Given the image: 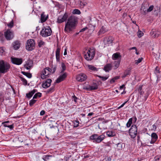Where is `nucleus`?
Listing matches in <instances>:
<instances>
[{
	"label": "nucleus",
	"mask_w": 161,
	"mask_h": 161,
	"mask_svg": "<svg viewBox=\"0 0 161 161\" xmlns=\"http://www.w3.org/2000/svg\"><path fill=\"white\" fill-rule=\"evenodd\" d=\"M77 23V19L74 16L69 17L65 23L64 31L66 33H70L75 29Z\"/></svg>",
	"instance_id": "1"
},
{
	"label": "nucleus",
	"mask_w": 161,
	"mask_h": 161,
	"mask_svg": "<svg viewBox=\"0 0 161 161\" xmlns=\"http://www.w3.org/2000/svg\"><path fill=\"white\" fill-rule=\"evenodd\" d=\"M10 67V64L7 62H5L3 60H0V73L4 74L9 70Z\"/></svg>",
	"instance_id": "2"
},
{
	"label": "nucleus",
	"mask_w": 161,
	"mask_h": 161,
	"mask_svg": "<svg viewBox=\"0 0 161 161\" xmlns=\"http://www.w3.org/2000/svg\"><path fill=\"white\" fill-rule=\"evenodd\" d=\"M105 138V136L103 134L99 135L97 134H95L91 136L90 137L91 140H93V142L96 143H99L101 142Z\"/></svg>",
	"instance_id": "3"
},
{
	"label": "nucleus",
	"mask_w": 161,
	"mask_h": 161,
	"mask_svg": "<svg viewBox=\"0 0 161 161\" xmlns=\"http://www.w3.org/2000/svg\"><path fill=\"white\" fill-rule=\"evenodd\" d=\"M52 32L51 29L49 26L43 27L40 32V35L43 37H46L50 36Z\"/></svg>",
	"instance_id": "4"
},
{
	"label": "nucleus",
	"mask_w": 161,
	"mask_h": 161,
	"mask_svg": "<svg viewBox=\"0 0 161 161\" xmlns=\"http://www.w3.org/2000/svg\"><path fill=\"white\" fill-rule=\"evenodd\" d=\"M95 53V50L90 48L87 51L86 53L84 55V58L87 60H91L93 58Z\"/></svg>",
	"instance_id": "5"
},
{
	"label": "nucleus",
	"mask_w": 161,
	"mask_h": 161,
	"mask_svg": "<svg viewBox=\"0 0 161 161\" xmlns=\"http://www.w3.org/2000/svg\"><path fill=\"white\" fill-rule=\"evenodd\" d=\"M35 42L33 39H29L27 40L26 45V49L28 51H32L35 48Z\"/></svg>",
	"instance_id": "6"
},
{
	"label": "nucleus",
	"mask_w": 161,
	"mask_h": 161,
	"mask_svg": "<svg viewBox=\"0 0 161 161\" xmlns=\"http://www.w3.org/2000/svg\"><path fill=\"white\" fill-rule=\"evenodd\" d=\"M137 128L136 126L133 125L129 130V134L132 138H135L137 135Z\"/></svg>",
	"instance_id": "7"
},
{
	"label": "nucleus",
	"mask_w": 161,
	"mask_h": 161,
	"mask_svg": "<svg viewBox=\"0 0 161 161\" xmlns=\"http://www.w3.org/2000/svg\"><path fill=\"white\" fill-rule=\"evenodd\" d=\"M4 36L6 39L8 40L12 39L14 37L13 32L10 29H8L4 32Z\"/></svg>",
	"instance_id": "8"
},
{
	"label": "nucleus",
	"mask_w": 161,
	"mask_h": 161,
	"mask_svg": "<svg viewBox=\"0 0 161 161\" xmlns=\"http://www.w3.org/2000/svg\"><path fill=\"white\" fill-rule=\"evenodd\" d=\"M68 18V14L65 13L63 16H59L57 22L58 23H61L65 21Z\"/></svg>",
	"instance_id": "9"
},
{
	"label": "nucleus",
	"mask_w": 161,
	"mask_h": 161,
	"mask_svg": "<svg viewBox=\"0 0 161 161\" xmlns=\"http://www.w3.org/2000/svg\"><path fill=\"white\" fill-rule=\"evenodd\" d=\"M11 59L12 63L17 65L21 64L23 62V60L21 58L11 57Z\"/></svg>",
	"instance_id": "10"
},
{
	"label": "nucleus",
	"mask_w": 161,
	"mask_h": 161,
	"mask_svg": "<svg viewBox=\"0 0 161 161\" xmlns=\"http://www.w3.org/2000/svg\"><path fill=\"white\" fill-rule=\"evenodd\" d=\"M87 78V76L84 74H80L77 75L76 80L79 81H82L85 80Z\"/></svg>",
	"instance_id": "11"
},
{
	"label": "nucleus",
	"mask_w": 161,
	"mask_h": 161,
	"mask_svg": "<svg viewBox=\"0 0 161 161\" xmlns=\"http://www.w3.org/2000/svg\"><path fill=\"white\" fill-rule=\"evenodd\" d=\"M67 73H64L63 74L60 75L56 80V82L59 83L67 77Z\"/></svg>",
	"instance_id": "12"
},
{
	"label": "nucleus",
	"mask_w": 161,
	"mask_h": 161,
	"mask_svg": "<svg viewBox=\"0 0 161 161\" xmlns=\"http://www.w3.org/2000/svg\"><path fill=\"white\" fill-rule=\"evenodd\" d=\"M149 4L147 2L143 3L142 5L141 10L142 11H143L144 14H146V10L147 8L148 7Z\"/></svg>",
	"instance_id": "13"
},
{
	"label": "nucleus",
	"mask_w": 161,
	"mask_h": 161,
	"mask_svg": "<svg viewBox=\"0 0 161 161\" xmlns=\"http://www.w3.org/2000/svg\"><path fill=\"white\" fill-rule=\"evenodd\" d=\"M13 48L15 50H17L20 47V43L19 41H16L12 43Z\"/></svg>",
	"instance_id": "14"
},
{
	"label": "nucleus",
	"mask_w": 161,
	"mask_h": 161,
	"mask_svg": "<svg viewBox=\"0 0 161 161\" xmlns=\"http://www.w3.org/2000/svg\"><path fill=\"white\" fill-rule=\"evenodd\" d=\"M152 140L150 142L151 144H153L155 142L158 138V136L155 133H153L151 135Z\"/></svg>",
	"instance_id": "15"
},
{
	"label": "nucleus",
	"mask_w": 161,
	"mask_h": 161,
	"mask_svg": "<svg viewBox=\"0 0 161 161\" xmlns=\"http://www.w3.org/2000/svg\"><path fill=\"white\" fill-rule=\"evenodd\" d=\"M112 66L111 64H106L104 67V70L106 72H108L112 69Z\"/></svg>",
	"instance_id": "16"
},
{
	"label": "nucleus",
	"mask_w": 161,
	"mask_h": 161,
	"mask_svg": "<svg viewBox=\"0 0 161 161\" xmlns=\"http://www.w3.org/2000/svg\"><path fill=\"white\" fill-rule=\"evenodd\" d=\"M60 49L59 47H57L56 52V58L57 62H59L60 60Z\"/></svg>",
	"instance_id": "17"
},
{
	"label": "nucleus",
	"mask_w": 161,
	"mask_h": 161,
	"mask_svg": "<svg viewBox=\"0 0 161 161\" xmlns=\"http://www.w3.org/2000/svg\"><path fill=\"white\" fill-rule=\"evenodd\" d=\"M48 17V15L46 16L44 14V13H42L41 15V22L42 23L45 22L47 20Z\"/></svg>",
	"instance_id": "18"
},
{
	"label": "nucleus",
	"mask_w": 161,
	"mask_h": 161,
	"mask_svg": "<svg viewBox=\"0 0 161 161\" xmlns=\"http://www.w3.org/2000/svg\"><path fill=\"white\" fill-rule=\"evenodd\" d=\"M151 34L153 37L154 38L158 37L160 34V33L158 32H157L156 31H152L150 32Z\"/></svg>",
	"instance_id": "19"
},
{
	"label": "nucleus",
	"mask_w": 161,
	"mask_h": 161,
	"mask_svg": "<svg viewBox=\"0 0 161 161\" xmlns=\"http://www.w3.org/2000/svg\"><path fill=\"white\" fill-rule=\"evenodd\" d=\"M121 58L120 53H116L114 54L113 55L112 58L113 60L119 59V58Z\"/></svg>",
	"instance_id": "20"
},
{
	"label": "nucleus",
	"mask_w": 161,
	"mask_h": 161,
	"mask_svg": "<svg viewBox=\"0 0 161 161\" xmlns=\"http://www.w3.org/2000/svg\"><path fill=\"white\" fill-rule=\"evenodd\" d=\"M106 134L108 137H113L115 135V133L113 131H108L107 132Z\"/></svg>",
	"instance_id": "21"
},
{
	"label": "nucleus",
	"mask_w": 161,
	"mask_h": 161,
	"mask_svg": "<svg viewBox=\"0 0 161 161\" xmlns=\"http://www.w3.org/2000/svg\"><path fill=\"white\" fill-rule=\"evenodd\" d=\"M88 69L90 70L94 71H97V68L92 65H88Z\"/></svg>",
	"instance_id": "22"
},
{
	"label": "nucleus",
	"mask_w": 161,
	"mask_h": 161,
	"mask_svg": "<svg viewBox=\"0 0 161 161\" xmlns=\"http://www.w3.org/2000/svg\"><path fill=\"white\" fill-rule=\"evenodd\" d=\"M98 83H93V85L91 86V87H90L92 90H96L98 88Z\"/></svg>",
	"instance_id": "23"
},
{
	"label": "nucleus",
	"mask_w": 161,
	"mask_h": 161,
	"mask_svg": "<svg viewBox=\"0 0 161 161\" xmlns=\"http://www.w3.org/2000/svg\"><path fill=\"white\" fill-rule=\"evenodd\" d=\"M52 157V156L50 155H44L42 159L45 161H47L50 159V158Z\"/></svg>",
	"instance_id": "24"
},
{
	"label": "nucleus",
	"mask_w": 161,
	"mask_h": 161,
	"mask_svg": "<svg viewBox=\"0 0 161 161\" xmlns=\"http://www.w3.org/2000/svg\"><path fill=\"white\" fill-rule=\"evenodd\" d=\"M106 31V29L103 26L98 32L99 34H102L104 33Z\"/></svg>",
	"instance_id": "25"
},
{
	"label": "nucleus",
	"mask_w": 161,
	"mask_h": 161,
	"mask_svg": "<svg viewBox=\"0 0 161 161\" xmlns=\"http://www.w3.org/2000/svg\"><path fill=\"white\" fill-rule=\"evenodd\" d=\"M33 62L32 61L30 60H28L26 62V64L27 66L31 67V68L32 66Z\"/></svg>",
	"instance_id": "26"
},
{
	"label": "nucleus",
	"mask_w": 161,
	"mask_h": 161,
	"mask_svg": "<svg viewBox=\"0 0 161 161\" xmlns=\"http://www.w3.org/2000/svg\"><path fill=\"white\" fill-rule=\"evenodd\" d=\"M21 73L24 75L26 76L29 78H31L32 77L31 74L30 73L26 72L24 71H22Z\"/></svg>",
	"instance_id": "27"
},
{
	"label": "nucleus",
	"mask_w": 161,
	"mask_h": 161,
	"mask_svg": "<svg viewBox=\"0 0 161 161\" xmlns=\"http://www.w3.org/2000/svg\"><path fill=\"white\" fill-rule=\"evenodd\" d=\"M131 69V68H129L125 71L124 73L126 74V75H130Z\"/></svg>",
	"instance_id": "28"
},
{
	"label": "nucleus",
	"mask_w": 161,
	"mask_h": 161,
	"mask_svg": "<svg viewBox=\"0 0 161 161\" xmlns=\"http://www.w3.org/2000/svg\"><path fill=\"white\" fill-rule=\"evenodd\" d=\"M132 118H130L126 124V126L127 127H129L132 123Z\"/></svg>",
	"instance_id": "29"
},
{
	"label": "nucleus",
	"mask_w": 161,
	"mask_h": 161,
	"mask_svg": "<svg viewBox=\"0 0 161 161\" xmlns=\"http://www.w3.org/2000/svg\"><path fill=\"white\" fill-rule=\"evenodd\" d=\"M45 44V43L42 40H39L38 42V46L40 47H42Z\"/></svg>",
	"instance_id": "30"
},
{
	"label": "nucleus",
	"mask_w": 161,
	"mask_h": 161,
	"mask_svg": "<svg viewBox=\"0 0 161 161\" xmlns=\"http://www.w3.org/2000/svg\"><path fill=\"white\" fill-rule=\"evenodd\" d=\"M86 4L87 3L85 2L81 1H80V3L79 4L81 8H83L84 6H85Z\"/></svg>",
	"instance_id": "31"
},
{
	"label": "nucleus",
	"mask_w": 161,
	"mask_h": 161,
	"mask_svg": "<svg viewBox=\"0 0 161 161\" xmlns=\"http://www.w3.org/2000/svg\"><path fill=\"white\" fill-rule=\"evenodd\" d=\"M54 86H52L50 88L47 90L46 92L47 93H49L53 92L54 91Z\"/></svg>",
	"instance_id": "32"
},
{
	"label": "nucleus",
	"mask_w": 161,
	"mask_h": 161,
	"mask_svg": "<svg viewBox=\"0 0 161 161\" xmlns=\"http://www.w3.org/2000/svg\"><path fill=\"white\" fill-rule=\"evenodd\" d=\"M120 61V60H117L115 61L114 62L115 68V69H117L119 66Z\"/></svg>",
	"instance_id": "33"
},
{
	"label": "nucleus",
	"mask_w": 161,
	"mask_h": 161,
	"mask_svg": "<svg viewBox=\"0 0 161 161\" xmlns=\"http://www.w3.org/2000/svg\"><path fill=\"white\" fill-rule=\"evenodd\" d=\"M41 96L42 94L40 92H38L34 95L33 97V99H36L37 98V97H41Z\"/></svg>",
	"instance_id": "34"
},
{
	"label": "nucleus",
	"mask_w": 161,
	"mask_h": 161,
	"mask_svg": "<svg viewBox=\"0 0 161 161\" xmlns=\"http://www.w3.org/2000/svg\"><path fill=\"white\" fill-rule=\"evenodd\" d=\"M72 13L74 14H80L81 12L79 10L75 9L73 10Z\"/></svg>",
	"instance_id": "35"
},
{
	"label": "nucleus",
	"mask_w": 161,
	"mask_h": 161,
	"mask_svg": "<svg viewBox=\"0 0 161 161\" xmlns=\"http://www.w3.org/2000/svg\"><path fill=\"white\" fill-rule=\"evenodd\" d=\"M142 86H140L138 89V92L141 95H142L143 93V92L142 91Z\"/></svg>",
	"instance_id": "36"
},
{
	"label": "nucleus",
	"mask_w": 161,
	"mask_h": 161,
	"mask_svg": "<svg viewBox=\"0 0 161 161\" xmlns=\"http://www.w3.org/2000/svg\"><path fill=\"white\" fill-rule=\"evenodd\" d=\"M36 100L33 98L30 101L29 105L30 106H32L36 102Z\"/></svg>",
	"instance_id": "37"
},
{
	"label": "nucleus",
	"mask_w": 161,
	"mask_h": 161,
	"mask_svg": "<svg viewBox=\"0 0 161 161\" xmlns=\"http://www.w3.org/2000/svg\"><path fill=\"white\" fill-rule=\"evenodd\" d=\"M61 67L62 69V70L61 71V73H63L64 71H65L66 69V66L65 64L63 63H62L61 64Z\"/></svg>",
	"instance_id": "38"
},
{
	"label": "nucleus",
	"mask_w": 161,
	"mask_h": 161,
	"mask_svg": "<svg viewBox=\"0 0 161 161\" xmlns=\"http://www.w3.org/2000/svg\"><path fill=\"white\" fill-rule=\"evenodd\" d=\"M143 59L142 58H139L137 60H135V64L136 65H137L139 63L141 62Z\"/></svg>",
	"instance_id": "39"
},
{
	"label": "nucleus",
	"mask_w": 161,
	"mask_h": 161,
	"mask_svg": "<svg viewBox=\"0 0 161 161\" xmlns=\"http://www.w3.org/2000/svg\"><path fill=\"white\" fill-rule=\"evenodd\" d=\"M7 26L10 28H12L14 25V22L12 20L10 23L7 24Z\"/></svg>",
	"instance_id": "40"
},
{
	"label": "nucleus",
	"mask_w": 161,
	"mask_h": 161,
	"mask_svg": "<svg viewBox=\"0 0 161 161\" xmlns=\"http://www.w3.org/2000/svg\"><path fill=\"white\" fill-rule=\"evenodd\" d=\"M113 42V38L111 37L108 38L107 40V42L108 44H112Z\"/></svg>",
	"instance_id": "41"
},
{
	"label": "nucleus",
	"mask_w": 161,
	"mask_h": 161,
	"mask_svg": "<svg viewBox=\"0 0 161 161\" xmlns=\"http://www.w3.org/2000/svg\"><path fill=\"white\" fill-rule=\"evenodd\" d=\"M21 80L23 82V85H27V81L25 78H21Z\"/></svg>",
	"instance_id": "42"
},
{
	"label": "nucleus",
	"mask_w": 161,
	"mask_h": 161,
	"mask_svg": "<svg viewBox=\"0 0 161 161\" xmlns=\"http://www.w3.org/2000/svg\"><path fill=\"white\" fill-rule=\"evenodd\" d=\"M143 35V33L140 31H138L137 32V36L139 38L141 37Z\"/></svg>",
	"instance_id": "43"
},
{
	"label": "nucleus",
	"mask_w": 161,
	"mask_h": 161,
	"mask_svg": "<svg viewBox=\"0 0 161 161\" xmlns=\"http://www.w3.org/2000/svg\"><path fill=\"white\" fill-rule=\"evenodd\" d=\"M153 5L150 6L149 8L146 10V13L147 12H149L151 11L153 9Z\"/></svg>",
	"instance_id": "44"
},
{
	"label": "nucleus",
	"mask_w": 161,
	"mask_h": 161,
	"mask_svg": "<svg viewBox=\"0 0 161 161\" xmlns=\"http://www.w3.org/2000/svg\"><path fill=\"white\" fill-rule=\"evenodd\" d=\"M52 82V80L50 79H48L45 82L49 86L51 85V83Z\"/></svg>",
	"instance_id": "45"
},
{
	"label": "nucleus",
	"mask_w": 161,
	"mask_h": 161,
	"mask_svg": "<svg viewBox=\"0 0 161 161\" xmlns=\"http://www.w3.org/2000/svg\"><path fill=\"white\" fill-rule=\"evenodd\" d=\"M42 87L46 88L49 87L50 86L48 85L45 82H44L42 83Z\"/></svg>",
	"instance_id": "46"
},
{
	"label": "nucleus",
	"mask_w": 161,
	"mask_h": 161,
	"mask_svg": "<svg viewBox=\"0 0 161 161\" xmlns=\"http://www.w3.org/2000/svg\"><path fill=\"white\" fill-rule=\"evenodd\" d=\"M97 76L99 78H101L103 81H105V80H107L108 78V77H104L100 75H97Z\"/></svg>",
	"instance_id": "47"
},
{
	"label": "nucleus",
	"mask_w": 161,
	"mask_h": 161,
	"mask_svg": "<svg viewBox=\"0 0 161 161\" xmlns=\"http://www.w3.org/2000/svg\"><path fill=\"white\" fill-rule=\"evenodd\" d=\"M79 122L77 120H75L74 122V124L75 125L74 126L75 127H77L78 126Z\"/></svg>",
	"instance_id": "48"
},
{
	"label": "nucleus",
	"mask_w": 161,
	"mask_h": 161,
	"mask_svg": "<svg viewBox=\"0 0 161 161\" xmlns=\"http://www.w3.org/2000/svg\"><path fill=\"white\" fill-rule=\"evenodd\" d=\"M157 123H155L154 124L152 125V128H151V130L154 131H155L156 129V125Z\"/></svg>",
	"instance_id": "49"
},
{
	"label": "nucleus",
	"mask_w": 161,
	"mask_h": 161,
	"mask_svg": "<svg viewBox=\"0 0 161 161\" xmlns=\"http://www.w3.org/2000/svg\"><path fill=\"white\" fill-rule=\"evenodd\" d=\"M5 127L9 128V129L11 130L13 129L14 128L13 124L10 125H5Z\"/></svg>",
	"instance_id": "50"
},
{
	"label": "nucleus",
	"mask_w": 161,
	"mask_h": 161,
	"mask_svg": "<svg viewBox=\"0 0 161 161\" xmlns=\"http://www.w3.org/2000/svg\"><path fill=\"white\" fill-rule=\"evenodd\" d=\"M117 147H118V149H122V146L121 143H118L117 144Z\"/></svg>",
	"instance_id": "51"
},
{
	"label": "nucleus",
	"mask_w": 161,
	"mask_h": 161,
	"mask_svg": "<svg viewBox=\"0 0 161 161\" xmlns=\"http://www.w3.org/2000/svg\"><path fill=\"white\" fill-rule=\"evenodd\" d=\"M46 68L45 69L42 71V73L44 74V75H46L47 76V75H48L49 74V73H48V72H47V71H46Z\"/></svg>",
	"instance_id": "52"
},
{
	"label": "nucleus",
	"mask_w": 161,
	"mask_h": 161,
	"mask_svg": "<svg viewBox=\"0 0 161 161\" xmlns=\"http://www.w3.org/2000/svg\"><path fill=\"white\" fill-rule=\"evenodd\" d=\"M26 96L27 98H30L32 96V95L31 94L30 92H29L28 93H27L26 94Z\"/></svg>",
	"instance_id": "53"
},
{
	"label": "nucleus",
	"mask_w": 161,
	"mask_h": 161,
	"mask_svg": "<svg viewBox=\"0 0 161 161\" xmlns=\"http://www.w3.org/2000/svg\"><path fill=\"white\" fill-rule=\"evenodd\" d=\"M4 52V50L3 48V47H1L0 48V55H2L3 53Z\"/></svg>",
	"instance_id": "54"
},
{
	"label": "nucleus",
	"mask_w": 161,
	"mask_h": 161,
	"mask_svg": "<svg viewBox=\"0 0 161 161\" xmlns=\"http://www.w3.org/2000/svg\"><path fill=\"white\" fill-rule=\"evenodd\" d=\"M37 91V90L36 89H33L32 91L30 92L31 94L33 96V95Z\"/></svg>",
	"instance_id": "55"
},
{
	"label": "nucleus",
	"mask_w": 161,
	"mask_h": 161,
	"mask_svg": "<svg viewBox=\"0 0 161 161\" xmlns=\"http://www.w3.org/2000/svg\"><path fill=\"white\" fill-rule=\"evenodd\" d=\"M154 159L155 160L154 161H160V158L159 156H155L154 158Z\"/></svg>",
	"instance_id": "56"
},
{
	"label": "nucleus",
	"mask_w": 161,
	"mask_h": 161,
	"mask_svg": "<svg viewBox=\"0 0 161 161\" xmlns=\"http://www.w3.org/2000/svg\"><path fill=\"white\" fill-rule=\"evenodd\" d=\"M57 67L56 66H55L54 67H52V70H53V71L52 72V73H53L55 72L56 69Z\"/></svg>",
	"instance_id": "57"
},
{
	"label": "nucleus",
	"mask_w": 161,
	"mask_h": 161,
	"mask_svg": "<svg viewBox=\"0 0 161 161\" xmlns=\"http://www.w3.org/2000/svg\"><path fill=\"white\" fill-rule=\"evenodd\" d=\"M9 122V121H6L2 123V125H3L5 127V125H8L7 124Z\"/></svg>",
	"instance_id": "58"
},
{
	"label": "nucleus",
	"mask_w": 161,
	"mask_h": 161,
	"mask_svg": "<svg viewBox=\"0 0 161 161\" xmlns=\"http://www.w3.org/2000/svg\"><path fill=\"white\" fill-rule=\"evenodd\" d=\"M46 70H47L48 71V72L49 73H50L52 72V69L49 68H46Z\"/></svg>",
	"instance_id": "59"
},
{
	"label": "nucleus",
	"mask_w": 161,
	"mask_h": 161,
	"mask_svg": "<svg viewBox=\"0 0 161 161\" xmlns=\"http://www.w3.org/2000/svg\"><path fill=\"white\" fill-rule=\"evenodd\" d=\"M87 29V27H85L82 29H81L80 31V32H83L84 31H85Z\"/></svg>",
	"instance_id": "60"
},
{
	"label": "nucleus",
	"mask_w": 161,
	"mask_h": 161,
	"mask_svg": "<svg viewBox=\"0 0 161 161\" xmlns=\"http://www.w3.org/2000/svg\"><path fill=\"white\" fill-rule=\"evenodd\" d=\"M155 72L156 73H159L160 72L159 68L158 67H156L155 68Z\"/></svg>",
	"instance_id": "61"
},
{
	"label": "nucleus",
	"mask_w": 161,
	"mask_h": 161,
	"mask_svg": "<svg viewBox=\"0 0 161 161\" xmlns=\"http://www.w3.org/2000/svg\"><path fill=\"white\" fill-rule=\"evenodd\" d=\"M44 75V74L42 73L41 74V78L42 79H44V78H45L46 77H45V76H47L46 75Z\"/></svg>",
	"instance_id": "62"
},
{
	"label": "nucleus",
	"mask_w": 161,
	"mask_h": 161,
	"mask_svg": "<svg viewBox=\"0 0 161 161\" xmlns=\"http://www.w3.org/2000/svg\"><path fill=\"white\" fill-rule=\"evenodd\" d=\"M115 80H116L114 79V78H113L110 80V82L111 84H112V83L114 82Z\"/></svg>",
	"instance_id": "63"
},
{
	"label": "nucleus",
	"mask_w": 161,
	"mask_h": 161,
	"mask_svg": "<svg viewBox=\"0 0 161 161\" xmlns=\"http://www.w3.org/2000/svg\"><path fill=\"white\" fill-rule=\"evenodd\" d=\"M90 87H91V86H89L88 87H86L85 89L87 91L92 90V89Z\"/></svg>",
	"instance_id": "64"
}]
</instances>
